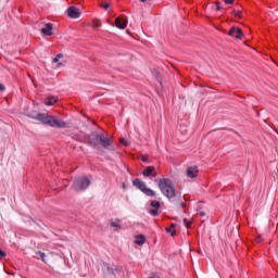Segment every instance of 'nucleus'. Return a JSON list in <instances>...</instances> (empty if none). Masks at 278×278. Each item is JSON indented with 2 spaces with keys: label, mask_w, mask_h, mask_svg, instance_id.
<instances>
[{
  "label": "nucleus",
  "mask_w": 278,
  "mask_h": 278,
  "mask_svg": "<svg viewBox=\"0 0 278 278\" xmlns=\"http://www.w3.org/2000/svg\"><path fill=\"white\" fill-rule=\"evenodd\" d=\"M159 189L162 194L168 199V201L175 203L180 210H186V202L181 200V194L177 193V189H175L173 180L168 178H161L159 180Z\"/></svg>",
  "instance_id": "obj_1"
},
{
  "label": "nucleus",
  "mask_w": 278,
  "mask_h": 278,
  "mask_svg": "<svg viewBox=\"0 0 278 278\" xmlns=\"http://www.w3.org/2000/svg\"><path fill=\"white\" fill-rule=\"evenodd\" d=\"M87 144L96 149V151H101L105 149L106 151H112V141L108 135L93 131L87 136Z\"/></svg>",
  "instance_id": "obj_2"
},
{
  "label": "nucleus",
  "mask_w": 278,
  "mask_h": 278,
  "mask_svg": "<svg viewBox=\"0 0 278 278\" xmlns=\"http://www.w3.org/2000/svg\"><path fill=\"white\" fill-rule=\"evenodd\" d=\"M33 121H38L42 123V125H47V127H54L55 129H66L68 124L62 119L55 118L53 115H49L47 113H37L36 116H31Z\"/></svg>",
  "instance_id": "obj_3"
},
{
  "label": "nucleus",
  "mask_w": 278,
  "mask_h": 278,
  "mask_svg": "<svg viewBox=\"0 0 278 278\" xmlns=\"http://www.w3.org/2000/svg\"><path fill=\"white\" fill-rule=\"evenodd\" d=\"M90 184L91 182L88 177L80 176L74 180L72 188L76 192H84V190H88V188H90Z\"/></svg>",
  "instance_id": "obj_4"
},
{
  "label": "nucleus",
  "mask_w": 278,
  "mask_h": 278,
  "mask_svg": "<svg viewBox=\"0 0 278 278\" xmlns=\"http://www.w3.org/2000/svg\"><path fill=\"white\" fill-rule=\"evenodd\" d=\"M132 186H135V188H138V190L146 194V197H155V191H153L151 188H148L147 182L140 180V178H135L132 180Z\"/></svg>",
  "instance_id": "obj_5"
},
{
  "label": "nucleus",
  "mask_w": 278,
  "mask_h": 278,
  "mask_svg": "<svg viewBox=\"0 0 278 278\" xmlns=\"http://www.w3.org/2000/svg\"><path fill=\"white\" fill-rule=\"evenodd\" d=\"M102 270L104 275H113L116 277V273H121V268L116 265H110L108 263H104L102 266Z\"/></svg>",
  "instance_id": "obj_6"
},
{
  "label": "nucleus",
  "mask_w": 278,
  "mask_h": 278,
  "mask_svg": "<svg viewBox=\"0 0 278 278\" xmlns=\"http://www.w3.org/2000/svg\"><path fill=\"white\" fill-rule=\"evenodd\" d=\"M67 16L70 18H79L81 16V11L76 7H70L67 9Z\"/></svg>",
  "instance_id": "obj_7"
},
{
  "label": "nucleus",
  "mask_w": 278,
  "mask_h": 278,
  "mask_svg": "<svg viewBox=\"0 0 278 278\" xmlns=\"http://www.w3.org/2000/svg\"><path fill=\"white\" fill-rule=\"evenodd\" d=\"M127 23H128L127 17L125 16L116 17L115 27H117V29H126Z\"/></svg>",
  "instance_id": "obj_8"
},
{
  "label": "nucleus",
  "mask_w": 278,
  "mask_h": 278,
  "mask_svg": "<svg viewBox=\"0 0 278 278\" xmlns=\"http://www.w3.org/2000/svg\"><path fill=\"white\" fill-rule=\"evenodd\" d=\"M229 36H232V38H237V40H240V38H242L243 36L242 29L232 26L229 30Z\"/></svg>",
  "instance_id": "obj_9"
},
{
  "label": "nucleus",
  "mask_w": 278,
  "mask_h": 278,
  "mask_svg": "<svg viewBox=\"0 0 278 278\" xmlns=\"http://www.w3.org/2000/svg\"><path fill=\"white\" fill-rule=\"evenodd\" d=\"M143 177H157V172H155V167L148 166L146 170L142 172Z\"/></svg>",
  "instance_id": "obj_10"
},
{
  "label": "nucleus",
  "mask_w": 278,
  "mask_h": 278,
  "mask_svg": "<svg viewBox=\"0 0 278 278\" xmlns=\"http://www.w3.org/2000/svg\"><path fill=\"white\" fill-rule=\"evenodd\" d=\"M41 34L43 36H53V24L47 23L43 28H41Z\"/></svg>",
  "instance_id": "obj_11"
},
{
  "label": "nucleus",
  "mask_w": 278,
  "mask_h": 278,
  "mask_svg": "<svg viewBox=\"0 0 278 278\" xmlns=\"http://www.w3.org/2000/svg\"><path fill=\"white\" fill-rule=\"evenodd\" d=\"M197 175H199V167L191 166L187 168V177H190V179L197 178Z\"/></svg>",
  "instance_id": "obj_12"
},
{
  "label": "nucleus",
  "mask_w": 278,
  "mask_h": 278,
  "mask_svg": "<svg viewBox=\"0 0 278 278\" xmlns=\"http://www.w3.org/2000/svg\"><path fill=\"white\" fill-rule=\"evenodd\" d=\"M147 242V238L143 235L136 236L135 244H138V247H142Z\"/></svg>",
  "instance_id": "obj_13"
},
{
  "label": "nucleus",
  "mask_w": 278,
  "mask_h": 278,
  "mask_svg": "<svg viewBox=\"0 0 278 278\" xmlns=\"http://www.w3.org/2000/svg\"><path fill=\"white\" fill-rule=\"evenodd\" d=\"M150 206H152L153 210H160V207H162V204H161L160 201H157V200H152V201L150 202Z\"/></svg>",
  "instance_id": "obj_14"
},
{
  "label": "nucleus",
  "mask_w": 278,
  "mask_h": 278,
  "mask_svg": "<svg viewBox=\"0 0 278 278\" xmlns=\"http://www.w3.org/2000/svg\"><path fill=\"white\" fill-rule=\"evenodd\" d=\"M55 101H58V99H55L54 97H49L45 103L46 105L51 106L53 105V103H55Z\"/></svg>",
  "instance_id": "obj_15"
},
{
  "label": "nucleus",
  "mask_w": 278,
  "mask_h": 278,
  "mask_svg": "<svg viewBox=\"0 0 278 278\" xmlns=\"http://www.w3.org/2000/svg\"><path fill=\"white\" fill-rule=\"evenodd\" d=\"M182 223L185 227H187V229H190V227L192 226V222L188 218H184Z\"/></svg>",
  "instance_id": "obj_16"
},
{
  "label": "nucleus",
  "mask_w": 278,
  "mask_h": 278,
  "mask_svg": "<svg viewBox=\"0 0 278 278\" xmlns=\"http://www.w3.org/2000/svg\"><path fill=\"white\" fill-rule=\"evenodd\" d=\"M159 210H160V208H151V210L149 211V214H151V216H157Z\"/></svg>",
  "instance_id": "obj_17"
},
{
  "label": "nucleus",
  "mask_w": 278,
  "mask_h": 278,
  "mask_svg": "<svg viewBox=\"0 0 278 278\" xmlns=\"http://www.w3.org/2000/svg\"><path fill=\"white\" fill-rule=\"evenodd\" d=\"M37 255H39V257H40L41 261L46 262L45 258L47 257V254H45V252L38 251V252H37Z\"/></svg>",
  "instance_id": "obj_18"
},
{
  "label": "nucleus",
  "mask_w": 278,
  "mask_h": 278,
  "mask_svg": "<svg viewBox=\"0 0 278 278\" xmlns=\"http://www.w3.org/2000/svg\"><path fill=\"white\" fill-rule=\"evenodd\" d=\"M232 14L236 18H242V13H240V11H233Z\"/></svg>",
  "instance_id": "obj_19"
},
{
  "label": "nucleus",
  "mask_w": 278,
  "mask_h": 278,
  "mask_svg": "<svg viewBox=\"0 0 278 278\" xmlns=\"http://www.w3.org/2000/svg\"><path fill=\"white\" fill-rule=\"evenodd\" d=\"M166 232L170 233V236L174 238V236H176V232L173 231V228H166Z\"/></svg>",
  "instance_id": "obj_20"
},
{
  "label": "nucleus",
  "mask_w": 278,
  "mask_h": 278,
  "mask_svg": "<svg viewBox=\"0 0 278 278\" xmlns=\"http://www.w3.org/2000/svg\"><path fill=\"white\" fill-rule=\"evenodd\" d=\"M111 227H116L117 229H121V225H118V220L117 222H112Z\"/></svg>",
  "instance_id": "obj_21"
},
{
  "label": "nucleus",
  "mask_w": 278,
  "mask_h": 278,
  "mask_svg": "<svg viewBox=\"0 0 278 278\" xmlns=\"http://www.w3.org/2000/svg\"><path fill=\"white\" fill-rule=\"evenodd\" d=\"M5 255H8L5 251H2V249L0 248V260L5 257Z\"/></svg>",
  "instance_id": "obj_22"
},
{
  "label": "nucleus",
  "mask_w": 278,
  "mask_h": 278,
  "mask_svg": "<svg viewBox=\"0 0 278 278\" xmlns=\"http://www.w3.org/2000/svg\"><path fill=\"white\" fill-rule=\"evenodd\" d=\"M224 3H226L227 5H231L233 3V0H224Z\"/></svg>",
  "instance_id": "obj_23"
},
{
  "label": "nucleus",
  "mask_w": 278,
  "mask_h": 278,
  "mask_svg": "<svg viewBox=\"0 0 278 278\" xmlns=\"http://www.w3.org/2000/svg\"><path fill=\"white\" fill-rule=\"evenodd\" d=\"M216 10L217 12H220V2H216Z\"/></svg>",
  "instance_id": "obj_24"
},
{
  "label": "nucleus",
  "mask_w": 278,
  "mask_h": 278,
  "mask_svg": "<svg viewBox=\"0 0 278 278\" xmlns=\"http://www.w3.org/2000/svg\"><path fill=\"white\" fill-rule=\"evenodd\" d=\"M102 8H103L104 10H110V3H105Z\"/></svg>",
  "instance_id": "obj_25"
},
{
  "label": "nucleus",
  "mask_w": 278,
  "mask_h": 278,
  "mask_svg": "<svg viewBox=\"0 0 278 278\" xmlns=\"http://www.w3.org/2000/svg\"><path fill=\"white\" fill-rule=\"evenodd\" d=\"M5 90V86L3 84H0V92H3Z\"/></svg>",
  "instance_id": "obj_26"
},
{
  "label": "nucleus",
  "mask_w": 278,
  "mask_h": 278,
  "mask_svg": "<svg viewBox=\"0 0 278 278\" xmlns=\"http://www.w3.org/2000/svg\"><path fill=\"white\" fill-rule=\"evenodd\" d=\"M53 62H54L55 64H58V62H60V59H59L58 56H55V58L53 59Z\"/></svg>",
  "instance_id": "obj_27"
},
{
  "label": "nucleus",
  "mask_w": 278,
  "mask_h": 278,
  "mask_svg": "<svg viewBox=\"0 0 278 278\" xmlns=\"http://www.w3.org/2000/svg\"><path fill=\"white\" fill-rule=\"evenodd\" d=\"M37 114H34V113H29L28 114V118H34L33 116H36Z\"/></svg>",
  "instance_id": "obj_28"
},
{
  "label": "nucleus",
  "mask_w": 278,
  "mask_h": 278,
  "mask_svg": "<svg viewBox=\"0 0 278 278\" xmlns=\"http://www.w3.org/2000/svg\"><path fill=\"white\" fill-rule=\"evenodd\" d=\"M56 58L60 60L61 58H64V54L59 53V54L56 55Z\"/></svg>",
  "instance_id": "obj_29"
},
{
  "label": "nucleus",
  "mask_w": 278,
  "mask_h": 278,
  "mask_svg": "<svg viewBox=\"0 0 278 278\" xmlns=\"http://www.w3.org/2000/svg\"><path fill=\"white\" fill-rule=\"evenodd\" d=\"M142 162H147V156H142Z\"/></svg>",
  "instance_id": "obj_30"
},
{
  "label": "nucleus",
  "mask_w": 278,
  "mask_h": 278,
  "mask_svg": "<svg viewBox=\"0 0 278 278\" xmlns=\"http://www.w3.org/2000/svg\"><path fill=\"white\" fill-rule=\"evenodd\" d=\"M141 1V3H147V1H149V0H140Z\"/></svg>",
  "instance_id": "obj_31"
},
{
  "label": "nucleus",
  "mask_w": 278,
  "mask_h": 278,
  "mask_svg": "<svg viewBox=\"0 0 278 278\" xmlns=\"http://www.w3.org/2000/svg\"><path fill=\"white\" fill-rule=\"evenodd\" d=\"M200 216H205V213L201 212V213H200Z\"/></svg>",
  "instance_id": "obj_32"
},
{
  "label": "nucleus",
  "mask_w": 278,
  "mask_h": 278,
  "mask_svg": "<svg viewBox=\"0 0 278 278\" xmlns=\"http://www.w3.org/2000/svg\"><path fill=\"white\" fill-rule=\"evenodd\" d=\"M184 201H188V200L186 199V195L184 197Z\"/></svg>",
  "instance_id": "obj_33"
},
{
  "label": "nucleus",
  "mask_w": 278,
  "mask_h": 278,
  "mask_svg": "<svg viewBox=\"0 0 278 278\" xmlns=\"http://www.w3.org/2000/svg\"><path fill=\"white\" fill-rule=\"evenodd\" d=\"M123 188H125V184H123Z\"/></svg>",
  "instance_id": "obj_34"
}]
</instances>
